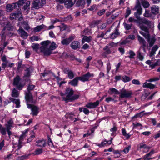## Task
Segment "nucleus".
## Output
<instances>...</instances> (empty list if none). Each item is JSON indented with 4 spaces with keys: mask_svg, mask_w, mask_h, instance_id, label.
<instances>
[{
    "mask_svg": "<svg viewBox=\"0 0 160 160\" xmlns=\"http://www.w3.org/2000/svg\"><path fill=\"white\" fill-rule=\"evenodd\" d=\"M22 25L24 29L27 30H28L30 28L28 25V22L27 21H23L22 23Z\"/></svg>",
    "mask_w": 160,
    "mask_h": 160,
    "instance_id": "4c0bfd02",
    "label": "nucleus"
},
{
    "mask_svg": "<svg viewBox=\"0 0 160 160\" xmlns=\"http://www.w3.org/2000/svg\"><path fill=\"white\" fill-rule=\"evenodd\" d=\"M74 91L72 88L68 87L65 89L64 93L60 92L59 95L62 97V100L67 103L77 100L79 97V95L74 94Z\"/></svg>",
    "mask_w": 160,
    "mask_h": 160,
    "instance_id": "f257e3e1",
    "label": "nucleus"
},
{
    "mask_svg": "<svg viewBox=\"0 0 160 160\" xmlns=\"http://www.w3.org/2000/svg\"><path fill=\"white\" fill-rule=\"evenodd\" d=\"M45 3L46 2L44 0H34L32 2V7L36 9H38Z\"/></svg>",
    "mask_w": 160,
    "mask_h": 160,
    "instance_id": "423d86ee",
    "label": "nucleus"
},
{
    "mask_svg": "<svg viewBox=\"0 0 160 160\" xmlns=\"http://www.w3.org/2000/svg\"><path fill=\"white\" fill-rule=\"evenodd\" d=\"M122 135L125 137L126 139H128L130 138V135L129 134L127 133L125 128H123L122 129Z\"/></svg>",
    "mask_w": 160,
    "mask_h": 160,
    "instance_id": "7c9ffc66",
    "label": "nucleus"
},
{
    "mask_svg": "<svg viewBox=\"0 0 160 160\" xmlns=\"http://www.w3.org/2000/svg\"><path fill=\"white\" fill-rule=\"evenodd\" d=\"M35 86L34 85L31 84L29 83L27 87V91L26 92H31V91L33 90L34 88H35Z\"/></svg>",
    "mask_w": 160,
    "mask_h": 160,
    "instance_id": "e433bc0d",
    "label": "nucleus"
},
{
    "mask_svg": "<svg viewBox=\"0 0 160 160\" xmlns=\"http://www.w3.org/2000/svg\"><path fill=\"white\" fill-rule=\"evenodd\" d=\"M76 0H65V5L67 8H69L72 6Z\"/></svg>",
    "mask_w": 160,
    "mask_h": 160,
    "instance_id": "dca6fc26",
    "label": "nucleus"
},
{
    "mask_svg": "<svg viewBox=\"0 0 160 160\" xmlns=\"http://www.w3.org/2000/svg\"><path fill=\"white\" fill-rule=\"evenodd\" d=\"M42 152V149L40 148L36 149L34 151L35 155H39L41 154Z\"/></svg>",
    "mask_w": 160,
    "mask_h": 160,
    "instance_id": "09e8293b",
    "label": "nucleus"
},
{
    "mask_svg": "<svg viewBox=\"0 0 160 160\" xmlns=\"http://www.w3.org/2000/svg\"><path fill=\"white\" fill-rule=\"evenodd\" d=\"M21 79L19 76L18 75L14 78L13 83V85L15 86L17 88L20 90H22L25 85L24 84L21 83Z\"/></svg>",
    "mask_w": 160,
    "mask_h": 160,
    "instance_id": "7ed1b4c3",
    "label": "nucleus"
},
{
    "mask_svg": "<svg viewBox=\"0 0 160 160\" xmlns=\"http://www.w3.org/2000/svg\"><path fill=\"white\" fill-rule=\"evenodd\" d=\"M119 35L120 33L118 32V30L117 28H116L115 29L114 32L111 34V38L112 39H114L119 36Z\"/></svg>",
    "mask_w": 160,
    "mask_h": 160,
    "instance_id": "5701e85b",
    "label": "nucleus"
},
{
    "mask_svg": "<svg viewBox=\"0 0 160 160\" xmlns=\"http://www.w3.org/2000/svg\"><path fill=\"white\" fill-rule=\"evenodd\" d=\"M139 146V148L140 149L143 148H147L148 149H149L150 148L149 147L147 146L145 144H143L142 143H140Z\"/></svg>",
    "mask_w": 160,
    "mask_h": 160,
    "instance_id": "37998d69",
    "label": "nucleus"
},
{
    "mask_svg": "<svg viewBox=\"0 0 160 160\" xmlns=\"http://www.w3.org/2000/svg\"><path fill=\"white\" fill-rule=\"evenodd\" d=\"M93 74H91L89 72H88L82 76L78 77L79 80L83 82H84L88 81L89 78L91 77H93Z\"/></svg>",
    "mask_w": 160,
    "mask_h": 160,
    "instance_id": "9d476101",
    "label": "nucleus"
},
{
    "mask_svg": "<svg viewBox=\"0 0 160 160\" xmlns=\"http://www.w3.org/2000/svg\"><path fill=\"white\" fill-rule=\"evenodd\" d=\"M20 10H18L17 12L12 13L10 14V18L11 19H17L18 18L19 16L21 15Z\"/></svg>",
    "mask_w": 160,
    "mask_h": 160,
    "instance_id": "a211bd4d",
    "label": "nucleus"
},
{
    "mask_svg": "<svg viewBox=\"0 0 160 160\" xmlns=\"http://www.w3.org/2000/svg\"><path fill=\"white\" fill-rule=\"evenodd\" d=\"M90 38V36H89V37L86 36H84L82 40V43L84 44L85 43V41L88 42H90L91 40V39Z\"/></svg>",
    "mask_w": 160,
    "mask_h": 160,
    "instance_id": "c756f323",
    "label": "nucleus"
},
{
    "mask_svg": "<svg viewBox=\"0 0 160 160\" xmlns=\"http://www.w3.org/2000/svg\"><path fill=\"white\" fill-rule=\"evenodd\" d=\"M30 76V69L29 68H27L25 70V73L24 77H28Z\"/></svg>",
    "mask_w": 160,
    "mask_h": 160,
    "instance_id": "4d7b16f0",
    "label": "nucleus"
},
{
    "mask_svg": "<svg viewBox=\"0 0 160 160\" xmlns=\"http://www.w3.org/2000/svg\"><path fill=\"white\" fill-rule=\"evenodd\" d=\"M19 34L23 38L27 37L28 36L27 33L22 28H20L18 30Z\"/></svg>",
    "mask_w": 160,
    "mask_h": 160,
    "instance_id": "412c9836",
    "label": "nucleus"
},
{
    "mask_svg": "<svg viewBox=\"0 0 160 160\" xmlns=\"http://www.w3.org/2000/svg\"><path fill=\"white\" fill-rule=\"evenodd\" d=\"M132 82L133 84L136 85H139L140 83L139 81L137 79H133L132 80Z\"/></svg>",
    "mask_w": 160,
    "mask_h": 160,
    "instance_id": "0e129e2a",
    "label": "nucleus"
},
{
    "mask_svg": "<svg viewBox=\"0 0 160 160\" xmlns=\"http://www.w3.org/2000/svg\"><path fill=\"white\" fill-rule=\"evenodd\" d=\"M106 144H108V141L105 140L103 142H102L100 144H98V146L100 147H104Z\"/></svg>",
    "mask_w": 160,
    "mask_h": 160,
    "instance_id": "49530a36",
    "label": "nucleus"
},
{
    "mask_svg": "<svg viewBox=\"0 0 160 160\" xmlns=\"http://www.w3.org/2000/svg\"><path fill=\"white\" fill-rule=\"evenodd\" d=\"M105 12V10L102 9L99 11L98 13V15L101 16L103 15Z\"/></svg>",
    "mask_w": 160,
    "mask_h": 160,
    "instance_id": "338daca9",
    "label": "nucleus"
},
{
    "mask_svg": "<svg viewBox=\"0 0 160 160\" xmlns=\"http://www.w3.org/2000/svg\"><path fill=\"white\" fill-rule=\"evenodd\" d=\"M57 47L58 45L54 42H52L49 48L51 51V50H54Z\"/></svg>",
    "mask_w": 160,
    "mask_h": 160,
    "instance_id": "473e14b6",
    "label": "nucleus"
},
{
    "mask_svg": "<svg viewBox=\"0 0 160 160\" xmlns=\"http://www.w3.org/2000/svg\"><path fill=\"white\" fill-rule=\"evenodd\" d=\"M50 43V41L47 40L42 42L41 43L42 46L40 48V50L45 55L48 56L51 54V51L48 48V46Z\"/></svg>",
    "mask_w": 160,
    "mask_h": 160,
    "instance_id": "f03ea898",
    "label": "nucleus"
},
{
    "mask_svg": "<svg viewBox=\"0 0 160 160\" xmlns=\"http://www.w3.org/2000/svg\"><path fill=\"white\" fill-rule=\"evenodd\" d=\"M39 44L38 43L33 44L32 46V47L33 49L35 50H37L39 48Z\"/></svg>",
    "mask_w": 160,
    "mask_h": 160,
    "instance_id": "5fc2aeb1",
    "label": "nucleus"
},
{
    "mask_svg": "<svg viewBox=\"0 0 160 160\" xmlns=\"http://www.w3.org/2000/svg\"><path fill=\"white\" fill-rule=\"evenodd\" d=\"M120 97L121 98H128L131 97V95L132 94V92L131 91L122 89L120 90Z\"/></svg>",
    "mask_w": 160,
    "mask_h": 160,
    "instance_id": "0eeeda50",
    "label": "nucleus"
},
{
    "mask_svg": "<svg viewBox=\"0 0 160 160\" xmlns=\"http://www.w3.org/2000/svg\"><path fill=\"white\" fill-rule=\"evenodd\" d=\"M159 61H158L154 64H152L150 65V67H151L152 69L154 68L156 66L158 65Z\"/></svg>",
    "mask_w": 160,
    "mask_h": 160,
    "instance_id": "bf43d9fd",
    "label": "nucleus"
},
{
    "mask_svg": "<svg viewBox=\"0 0 160 160\" xmlns=\"http://www.w3.org/2000/svg\"><path fill=\"white\" fill-rule=\"evenodd\" d=\"M129 54L130 56H128V57L131 59L134 58V57L135 56V54L133 51L132 50L129 51Z\"/></svg>",
    "mask_w": 160,
    "mask_h": 160,
    "instance_id": "79ce46f5",
    "label": "nucleus"
},
{
    "mask_svg": "<svg viewBox=\"0 0 160 160\" xmlns=\"http://www.w3.org/2000/svg\"><path fill=\"white\" fill-rule=\"evenodd\" d=\"M73 18L71 15H69L64 18V20L66 21L70 22L72 21Z\"/></svg>",
    "mask_w": 160,
    "mask_h": 160,
    "instance_id": "a18cd8bd",
    "label": "nucleus"
},
{
    "mask_svg": "<svg viewBox=\"0 0 160 160\" xmlns=\"http://www.w3.org/2000/svg\"><path fill=\"white\" fill-rule=\"evenodd\" d=\"M30 2L27 1L23 6L22 9H23L24 11H26L27 12L30 10Z\"/></svg>",
    "mask_w": 160,
    "mask_h": 160,
    "instance_id": "393cba45",
    "label": "nucleus"
},
{
    "mask_svg": "<svg viewBox=\"0 0 160 160\" xmlns=\"http://www.w3.org/2000/svg\"><path fill=\"white\" fill-rule=\"evenodd\" d=\"M137 3L135 8L137 11L134 13V15L138 20H140V15L142 14V8L141 6L139 0H137Z\"/></svg>",
    "mask_w": 160,
    "mask_h": 160,
    "instance_id": "20e7f679",
    "label": "nucleus"
},
{
    "mask_svg": "<svg viewBox=\"0 0 160 160\" xmlns=\"http://www.w3.org/2000/svg\"><path fill=\"white\" fill-rule=\"evenodd\" d=\"M97 9V6L96 5H93L91 6L90 8L89 9V10L90 11H93L96 10Z\"/></svg>",
    "mask_w": 160,
    "mask_h": 160,
    "instance_id": "052dcab7",
    "label": "nucleus"
},
{
    "mask_svg": "<svg viewBox=\"0 0 160 160\" xmlns=\"http://www.w3.org/2000/svg\"><path fill=\"white\" fill-rule=\"evenodd\" d=\"M17 6L16 3H13L12 4H8L6 7V10L8 12H11L12 11L13 9H15Z\"/></svg>",
    "mask_w": 160,
    "mask_h": 160,
    "instance_id": "f8f14e48",
    "label": "nucleus"
},
{
    "mask_svg": "<svg viewBox=\"0 0 160 160\" xmlns=\"http://www.w3.org/2000/svg\"><path fill=\"white\" fill-rule=\"evenodd\" d=\"M131 146L129 145L127 147L125 148V149L123 150V151L125 153H127L128 152Z\"/></svg>",
    "mask_w": 160,
    "mask_h": 160,
    "instance_id": "e2e57ef3",
    "label": "nucleus"
},
{
    "mask_svg": "<svg viewBox=\"0 0 160 160\" xmlns=\"http://www.w3.org/2000/svg\"><path fill=\"white\" fill-rule=\"evenodd\" d=\"M151 11L152 14L156 15L159 12V8L158 6L153 5L151 7Z\"/></svg>",
    "mask_w": 160,
    "mask_h": 160,
    "instance_id": "2eb2a0df",
    "label": "nucleus"
},
{
    "mask_svg": "<svg viewBox=\"0 0 160 160\" xmlns=\"http://www.w3.org/2000/svg\"><path fill=\"white\" fill-rule=\"evenodd\" d=\"M152 14L151 12L148 10H146L144 13V16L147 18H148L152 16Z\"/></svg>",
    "mask_w": 160,
    "mask_h": 160,
    "instance_id": "ea45409f",
    "label": "nucleus"
},
{
    "mask_svg": "<svg viewBox=\"0 0 160 160\" xmlns=\"http://www.w3.org/2000/svg\"><path fill=\"white\" fill-rule=\"evenodd\" d=\"M27 107L31 109L32 111L31 114H32L33 116L37 115L39 112V109L38 107L32 104H27Z\"/></svg>",
    "mask_w": 160,
    "mask_h": 160,
    "instance_id": "6e6552de",
    "label": "nucleus"
},
{
    "mask_svg": "<svg viewBox=\"0 0 160 160\" xmlns=\"http://www.w3.org/2000/svg\"><path fill=\"white\" fill-rule=\"evenodd\" d=\"M105 34H104L103 32H98V34L97 36V38H103Z\"/></svg>",
    "mask_w": 160,
    "mask_h": 160,
    "instance_id": "6e6d98bb",
    "label": "nucleus"
},
{
    "mask_svg": "<svg viewBox=\"0 0 160 160\" xmlns=\"http://www.w3.org/2000/svg\"><path fill=\"white\" fill-rule=\"evenodd\" d=\"M27 0H19L17 2H16L17 4V6L20 8L26 2Z\"/></svg>",
    "mask_w": 160,
    "mask_h": 160,
    "instance_id": "58836bf2",
    "label": "nucleus"
},
{
    "mask_svg": "<svg viewBox=\"0 0 160 160\" xmlns=\"http://www.w3.org/2000/svg\"><path fill=\"white\" fill-rule=\"evenodd\" d=\"M139 26L140 29L143 31H140V33L144 37L148 38L150 34L148 27L141 23Z\"/></svg>",
    "mask_w": 160,
    "mask_h": 160,
    "instance_id": "39448f33",
    "label": "nucleus"
},
{
    "mask_svg": "<svg viewBox=\"0 0 160 160\" xmlns=\"http://www.w3.org/2000/svg\"><path fill=\"white\" fill-rule=\"evenodd\" d=\"M150 35H149L148 37H145V38L147 39L148 42L149 43V47H152L153 44H154L155 42V39L154 38H150Z\"/></svg>",
    "mask_w": 160,
    "mask_h": 160,
    "instance_id": "6ab92c4d",
    "label": "nucleus"
},
{
    "mask_svg": "<svg viewBox=\"0 0 160 160\" xmlns=\"http://www.w3.org/2000/svg\"><path fill=\"white\" fill-rule=\"evenodd\" d=\"M142 6L145 8H148L150 5L149 2L148 1L145 0L142 1Z\"/></svg>",
    "mask_w": 160,
    "mask_h": 160,
    "instance_id": "a19ab883",
    "label": "nucleus"
},
{
    "mask_svg": "<svg viewBox=\"0 0 160 160\" xmlns=\"http://www.w3.org/2000/svg\"><path fill=\"white\" fill-rule=\"evenodd\" d=\"M30 154L25 155L22 156L20 157L21 160H23L24 159H26L28 158V157L30 156Z\"/></svg>",
    "mask_w": 160,
    "mask_h": 160,
    "instance_id": "774afa93",
    "label": "nucleus"
},
{
    "mask_svg": "<svg viewBox=\"0 0 160 160\" xmlns=\"http://www.w3.org/2000/svg\"><path fill=\"white\" fill-rule=\"evenodd\" d=\"M44 27H45V26L43 24H42L41 25L37 26L36 27L34 28V31L35 32H39L41 29L43 28Z\"/></svg>",
    "mask_w": 160,
    "mask_h": 160,
    "instance_id": "72a5a7b5",
    "label": "nucleus"
},
{
    "mask_svg": "<svg viewBox=\"0 0 160 160\" xmlns=\"http://www.w3.org/2000/svg\"><path fill=\"white\" fill-rule=\"evenodd\" d=\"M46 140L44 139L39 140L36 142V146L40 147H45L46 143Z\"/></svg>",
    "mask_w": 160,
    "mask_h": 160,
    "instance_id": "f3484780",
    "label": "nucleus"
},
{
    "mask_svg": "<svg viewBox=\"0 0 160 160\" xmlns=\"http://www.w3.org/2000/svg\"><path fill=\"white\" fill-rule=\"evenodd\" d=\"M68 74V78L70 79L73 78L74 77V73L72 71H70V72H69Z\"/></svg>",
    "mask_w": 160,
    "mask_h": 160,
    "instance_id": "3c124183",
    "label": "nucleus"
},
{
    "mask_svg": "<svg viewBox=\"0 0 160 160\" xmlns=\"http://www.w3.org/2000/svg\"><path fill=\"white\" fill-rule=\"evenodd\" d=\"M25 97L27 104L29 103H32L33 102V98L31 92L26 91L25 92Z\"/></svg>",
    "mask_w": 160,
    "mask_h": 160,
    "instance_id": "1a4fd4ad",
    "label": "nucleus"
},
{
    "mask_svg": "<svg viewBox=\"0 0 160 160\" xmlns=\"http://www.w3.org/2000/svg\"><path fill=\"white\" fill-rule=\"evenodd\" d=\"M137 54V57L140 60L142 61L144 58L141 52L138 51Z\"/></svg>",
    "mask_w": 160,
    "mask_h": 160,
    "instance_id": "603ef678",
    "label": "nucleus"
},
{
    "mask_svg": "<svg viewBox=\"0 0 160 160\" xmlns=\"http://www.w3.org/2000/svg\"><path fill=\"white\" fill-rule=\"evenodd\" d=\"M155 152L153 150L151 151L148 153L146 155L144 156L143 158H148L149 156H151L152 154L154 153Z\"/></svg>",
    "mask_w": 160,
    "mask_h": 160,
    "instance_id": "c03bdc74",
    "label": "nucleus"
},
{
    "mask_svg": "<svg viewBox=\"0 0 160 160\" xmlns=\"http://www.w3.org/2000/svg\"><path fill=\"white\" fill-rule=\"evenodd\" d=\"M27 131H26L25 132L23 133L20 136L19 140V141H21L22 140L23 138L25 137V133H27Z\"/></svg>",
    "mask_w": 160,
    "mask_h": 160,
    "instance_id": "69168bd1",
    "label": "nucleus"
},
{
    "mask_svg": "<svg viewBox=\"0 0 160 160\" xmlns=\"http://www.w3.org/2000/svg\"><path fill=\"white\" fill-rule=\"evenodd\" d=\"M110 91V93L111 94L115 93L116 94H120V92L116 89L113 88H111L109 89Z\"/></svg>",
    "mask_w": 160,
    "mask_h": 160,
    "instance_id": "f704fd0d",
    "label": "nucleus"
},
{
    "mask_svg": "<svg viewBox=\"0 0 160 160\" xmlns=\"http://www.w3.org/2000/svg\"><path fill=\"white\" fill-rule=\"evenodd\" d=\"M122 80L125 82H127L131 80L130 77L126 76H124L122 77Z\"/></svg>",
    "mask_w": 160,
    "mask_h": 160,
    "instance_id": "de8ad7c7",
    "label": "nucleus"
},
{
    "mask_svg": "<svg viewBox=\"0 0 160 160\" xmlns=\"http://www.w3.org/2000/svg\"><path fill=\"white\" fill-rule=\"evenodd\" d=\"M78 80H79V78L78 77H77L75 78L73 80L69 82L68 83L72 86L74 87L77 86L78 85Z\"/></svg>",
    "mask_w": 160,
    "mask_h": 160,
    "instance_id": "aec40b11",
    "label": "nucleus"
},
{
    "mask_svg": "<svg viewBox=\"0 0 160 160\" xmlns=\"http://www.w3.org/2000/svg\"><path fill=\"white\" fill-rule=\"evenodd\" d=\"M155 85L152 84L150 83H147L145 82L143 84V88H148L150 89H153L155 87Z\"/></svg>",
    "mask_w": 160,
    "mask_h": 160,
    "instance_id": "4be33fe9",
    "label": "nucleus"
},
{
    "mask_svg": "<svg viewBox=\"0 0 160 160\" xmlns=\"http://www.w3.org/2000/svg\"><path fill=\"white\" fill-rule=\"evenodd\" d=\"M13 124V122L12 119H11L8 122V124L6 125H9L10 126H13L12 125Z\"/></svg>",
    "mask_w": 160,
    "mask_h": 160,
    "instance_id": "680f3d73",
    "label": "nucleus"
},
{
    "mask_svg": "<svg viewBox=\"0 0 160 160\" xmlns=\"http://www.w3.org/2000/svg\"><path fill=\"white\" fill-rule=\"evenodd\" d=\"M19 92L15 88L13 89L12 92V96L13 97L18 98L19 95Z\"/></svg>",
    "mask_w": 160,
    "mask_h": 160,
    "instance_id": "bb28decb",
    "label": "nucleus"
},
{
    "mask_svg": "<svg viewBox=\"0 0 160 160\" xmlns=\"http://www.w3.org/2000/svg\"><path fill=\"white\" fill-rule=\"evenodd\" d=\"M85 4L84 0H78L76 4V6L80 8H83Z\"/></svg>",
    "mask_w": 160,
    "mask_h": 160,
    "instance_id": "b1692460",
    "label": "nucleus"
},
{
    "mask_svg": "<svg viewBox=\"0 0 160 160\" xmlns=\"http://www.w3.org/2000/svg\"><path fill=\"white\" fill-rule=\"evenodd\" d=\"M158 48V47L157 45H155L153 47L150 54V57H152L154 55L156 51L157 50Z\"/></svg>",
    "mask_w": 160,
    "mask_h": 160,
    "instance_id": "c85d7f7f",
    "label": "nucleus"
},
{
    "mask_svg": "<svg viewBox=\"0 0 160 160\" xmlns=\"http://www.w3.org/2000/svg\"><path fill=\"white\" fill-rule=\"evenodd\" d=\"M70 47L72 49L76 50L79 48L80 47V44L78 41H74L70 44Z\"/></svg>",
    "mask_w": 160,
    "mask_h": 160,
    "instance_id": "4468645a",
    "label": "nucleus"
},
{
    "mask_svg": "<svg viewBox=\"0 0 160 160\" xmlns=\"http://www.w3.org/2000/svg\"><path fill=\"white\" fill-rule=\"evenodd\" d=\"M123 25L125 29L126 30L130 29L132 26V24H128L125 22H124Z\"/></svg>",
    "mask_w": 160,
    "mask_h": 160,
    "instance_id": "c9c22d12",
    "label": "nucleus"
},
{
    "mask_svg": "<svg viewBox=\"0 0 160 160\" xmlns=\"http://www.w3.org/2000/svg\"><path fill=\"white\" fill-rule=\"evenodd\" d=\"M3 62V63L2 64V68H3L4 69H5L6 67L8 66L9 62L8 61Z\"/></svg>",
    "mask_w": 160,
    "mask_h": 160,
    "instance_id": "864d4df0",
    "label": "nucleus"
},
{
    "mask_svg": "<svg viewBox=\"0 0 160 160\" xmlns=\"http://www.w3.org/2000/svg\"><path fill=\"white\" fill-rule=\"evenodd\" d=\"M103 50L105 51L104 52V54H108L111 53V52L110 49L108 46H106L104 48Z\"/></svg>",
    "mask_w": 160,
    "mask_h": 160,
    "instance_id": "2f4dec72",
    "label": "nucleus"
},
{
    "mask_svg": "<svg viewBox=\"0 0 160 160\" xmlns=\"http://www.w3.org/2000/svg\"><path fill=\"white\" fill-rule=\"evenodd\" d=\"M74 35L71 36L68 38L63 39L61 41V43L63 45L68 46L71 41L74 39Z\"/></svg>",
    "mask_w": 160,
    "mask_h": 160,
    "instance_id": "9b49d317",
    "label": "nucleus"
},
{
    "mask_svg": "<svg viewBox=\"0 0 160 160\" xmlns=\"http://www.w3.org/2000/svg\"><path fill=\"white\" fill-rule=\"evenodd\" d=\"M139 20V24L140 23L141 24L143 23L148 26H149L151 24V22L150 21L148 20L146 18L140 19Z\"/></svg>",
    "mask_w": 160,
    "mask_h": 160,
    "instance_id": "a878e982",
    "label": "nucleus"
},
{
    "mask_svg": "<svg viewBox=\"0 0 160 160\" xmlns=\"http://www.w3.org/2000/svg\"><path fill=\"white\" fill-rule=\"evenodd\" d=\"M0 131H1V133L2 135H5L6 134V129L5 128L2 127Z\"/></svg>",
    "mask_w": 160,
    "mask_h": 160,
    "instance_id": "13d9d810",
    "label": "nucleus"
},
{
    "mask_svg": "<svg viewBox=\"0 0 160 160\" xmlns=\"http://www.w3.org/2000/svg\"><path fill=\"white\" fill-rule=\"evenodd\" d=\"M131 12V10L130 9V8H129L128 7L127 9V10L126 14L125 16V18H127L129 15L130 14Z\"/></svg>",
    "mask_w": 160,
    "mask_h": 160,
    "instance_id": "8fccbe9b",
    "label": "nucleus"
},
{
    "mask_svg": "<svg viewBox=\"0 0 160 160\" xmlns=\"http://www.w3.org/2000/svg\"><path fill=\"white\" fill-rule=\"evenodd\" d=\"M137 37L138 40L139 41L140 43L141 44H142L143 46H146V42L145 40L139 35H138Z\"/></svg>",
    "mask_w": 160,
    "mask_h": 160,
    "instance_id": "cd10ccee",
    "label": "nucleus"
},
{
    "mask_svg": "<svg viewBox=\"0 0 160 160\" xmlns=\"http://www.w3.org/2000/svg\"><path fill=\"white\" fill-rule=\"evenodd\" d=\"M99 103V101L98 100L94 102H89L86 105L85 107L90 109L94 108L98 105Z\"/></svg>",
    "mask_w": 160,
    "mask_h": 160,
    "instance_id": "ddd939ff",
    "label": "nucleus"
}]
</instances>
